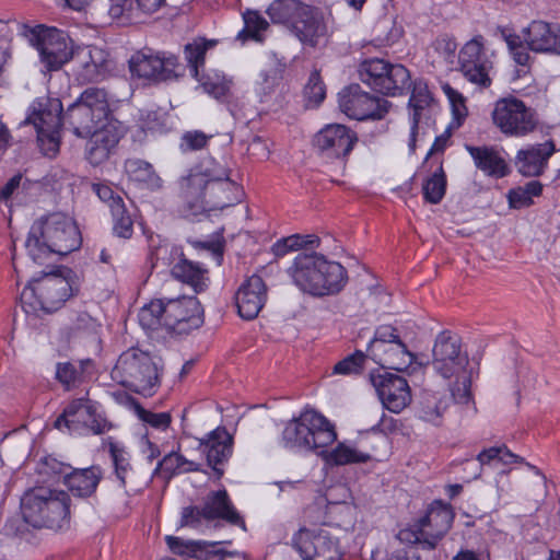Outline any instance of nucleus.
Instances as JSON below:
<instances>
[{
	"mask_svg": "<svg viewBox=\"0 0 560 560\" xmlns=\"http://www.w3.org/2000/svg\"><path fill=\"white\" fill-rule=\"evenodd\" d=\"M184 198L182 215L190 221L213 210H223L242 201V186L232 178V170L213 158L202 160L180 179Z\"/></svg>",
	"mask_w": 560,
	"mask_h": 560,
	"instance_id": "nucleus-1",
	"label": "nucleus"
},
{
	"mask_svg": "<svg viewBox=\"0 0 560 560\" xmlns=\"http://www.w3.org/2000/svg\"><path fill=\"white\" fill-rule=\"evenodd\" d=\"M81 244L75 222L63 213L55 212L32 224L25 248L35 264L45 265L50 256H67L79 249Z\"/></svg>",
	"mask_w": 560,
	"mask_h": 560,
	"instance_id": "nucleus-2",
	"label": "nucleus"
},
{
	"mask_svg": "<svg viewBox=\"0 0 560 560\" xmlns=\"http://www.w3.org/2000/svg\"><path fill=\"white\" fill-rule=\"evenodd\" d=\"M138 316L143 329L164 327L177 336L189 335L205 323V311L196 296L152 300L140 310Z\"/></svg>",
	"mask_w": 560,
	"mask_h": 560,
	"instance_id": "nucleus-3",
	"label": "nucleus"
},
{
	"mask_svg": "<svg viewBox=\"0 0 560 560\" xmlns=\"http://www.w3.org/2000/svg\"><path fill=\"white\" fill-rule=\"evenodd\" d=\"M70 494L61 489L35 487L21 499L25 523L34 528L60 532L70 527Z\"/></svg>",
	"mask_w": 560,
	"mask_h": 560,
	"instance_id": "nucleus-4",
	"label": "nucleus"
},
{
	"mask_svg": "<svg viewBox=\"0 0 560 560\" xmlns=\"http://www.w3.org/2000/svg\"><path fill=\"white\" fill-rule=\"evenodd\" d=\"M497 33L506 43L513 61L518 66H530L533 58L529 51L560 55V28L545 21H532L521 35L509 26H498Z\"/></svg>",
	"mask_w": 560,
	"mask_h": 560,
	"instance_id": "nucleus-5",
	"label": "nucleus"
},
{
	"mask_svg": "<svg viewBox=\"0 0 560 560\" xmlns=\"http://www.w3.org/2000/svg\"><path fill=\"white\" fill-rule=\"evenodd\" d=\"M69 129L80 138L115 128L116 120L105 89L86 88L63 114Z\"/></svg>",
	"mask_w": 560,
	"mask_h": 560,
	"instance_id": "nucleus-6",
	"label": "nucleus"
},
{
	"mask_svg": "<svg viewBox=\"0 0 560 560\" xmlns=\"http://www.w3.org/2000/svg\"><path fill=\"white\" fill-rule=\"evenodd\" d=\"M112 377L124 387L143 396L154 395L161 385L158 363L150 352L138 347H130L118 357Z\"/></svg>",
	"mask_w": 560,
	"mask_h": 560,
	"instance_id": "nucleus-7",
	"label": "nucleus"
},
{
	"mask_svg": "<svg viewBox=\"0 0 560 560\" xmlns=\"http://www.w3.org/2000/svg\"><path fill=\"white\" fill-rule=\"evenodd\" d=\"M368 353L383 370L401 372L416 361V355L408 350L399 329L388 324L375 328L368 345Z\"/></svg>",
	"mask_w": 560,
	"mask_h": 560,
	"instance_id": "nucleus-8",
	"label": "nucleus"
},
{
	"mask_svg": "<svg viewBox=\"0 0 560 560\" xmlns=\"http://www.w3.org/2000/svg\"><path fill=\"white\" fill-rule=\"evenodd\" d=\"M26 36L38 50L40 62L49 72L60 70L74 57L73 40L62 30L40 24L31 28Z\"/></svg>",
	"mask_w": 560,
	"mask_h": 560,
	"instance_id": "nucleus-9",
	"label": "nucleus"
},
{
	"mask_svg": "<svg viewBox=\"0 0 560 560\" xmlns=\"http://www.w3.org/2000/svg\"><path fill=\"white\" fill-rule=\"evenodd\" d=\"M80 289V276L66 266L43 270L42 276L37 278L42 308L46 313L58 311L71 296L79 294Z\"/></svg>",
	"mask_w": 560,
	"mask_h": 560,
	"instance_id": "nucleus-10",
	"label": "nucleus"
},
{
	"mask_svg": "<svg viewBox=\"0 0 560 560\" xmlns=\"http://www.w3.org/2000/svg\"><path fill=\"white\" fill-rule=\"evenodd\" d=\"M491 116L494 126L506 137L527 136L538 125L535 109L516 97L498 100Z\"/></svg>",
	"mask_w": 560,
	"mask_h": 560,
	"instance_id": "nucleus-11",
	"label": "nucleus"
},
{
	"mask_svg": "<svg viewBox=\"0 0 560 560\" xmlns=\"http://www.w3.org/2000/svg\"><path fill=\"white\" fill-rule=\"evenodd\" d=\"M459 71L464 78L482 89L491 85L489 75L493 62L486 51V39L482 35H476L464 44L458 52Z\"/></svg>",
	"mask_w": 560,
	"mask_h": 560,
	"instance_id": "nucleus-12",
	"label": "nucleus"
},
{
	"mask_svg": "<svg viewBox=\"0 0 560 560\" xmlns=\"http://www.w3.org/2000/svg\"><path fill=\"white\" fill-rule=\"evenodd\" d=\"M388 106V101L371 95L357 83L339 92V108L352 119H382L387 114Z\"/></svg>",
	"mask_w": 560,
	"mask_h": 560,
	"instance_id": "nucleus-13",
	"label": "nucleus"
},
{
	"mask_svg": "<svg viewBox=\"0 0 560 560\" xmlns=\"http://www.w3.org/2000/svg\"><path fill=\"white\" fill-rule=\"evenodd\" d=\"M292 547L302 560H340L339 540L327 529L301 528L292 537Z\"/></svg>",
	"mask_w": 560,
	"mask_h": 560,
	"instance_id": "nucleus-14",
	"label": "nucleus"
},
{
	"mask_svg": "<svg viewBox=\"0 0 560 560\" xmlns=\"http://www.w3.org/2000/svg\"><path fill=\"white\" fill-rule=\"evenodd\" d=\"M432 354V365L444 378L457 375L468 364V355L462 351L460 337L450 330H443L436 336Z\"/></svg>",
	"mask_w": 560,
	"mask_h": 560,
	"instance_id": "nucleus-15",
	"label": "nucleus"
},
{
	"mask_svg": "<svg viewBox=\"0 0 560 560\" xmlns=\"http://www.w3.org/2000/svg\"><path fill=\"white\" fill-rule=\"evenodd\" d=\"M62 104L58 98L47 100L45 104L38 103L33 106V112L27 116L25 122L33 124L39 142L49 143L48 151L55 155L59 150V131L65 122Z\"/></svg>",
	"mask_w": 560,
	"mask_h": 560,
	"instance_id": "nucleus-16",
	"label": "nucleus"
},
{
	"mask_svg": "<svg viewBox=\"0 0 560 560\" xmlns=\"http://www.w3.org/2000/svg\"><path fill=\"white\" fill-rule=\"evenodd\" d=\"M132 77L153 82H162L178 78V58L175 55L152 54L151 51H137L128 61Z\"/></svg>",
	"mask_w": 560,
	"mask_h": 560,
	"instance_id": "nucleus-17",
	"label": "nucleus"
},
{
	"mask_svg": "<svg viewBox=\"0 0 560 560\" xmlns=\"http://www.w3.org/2000/svg\"><path fill=\"white\" fill-rule=\"evenodd\" d=\"M384 408L399 413L411 402V389L406 378L388 372L376 370L369 374Z\"/></svg>",
	"mask_w": 560,
	"mask_h": 560,
	"instance_id": "nucleus-18",
	"label": "nucleus"
},
{
	"mask_svg": "<svg viewBox=\"0 0 560 560\" xmlns=\"http://www.w3.org/2000/svg\"><path fill=\"white\" fill-rule=\"evenodd\" d=\"M359 138L354 130L341 124H329L314 138V145L326 156L347 159Z\"/></svg>",
	"mask_w": 560,
	"mask_h": 560,
	"instance_id": "nucleus-19",
	"label": "nucleus"
},
{
	"mask_svg": "<svg viewBox=\"0 0 560 560\" xmlns=\"http://www.w3.org/2000/svg\"><path fill=\"white\" fill-rule=\"evenodd\" d=\"M233 436L225 427H218L199 441V450L206 455L207 465L211 468L215 480L224 475L223 466L233 454Z\"/></svg>",
	"mask_w": 560,
	"mask_h": 560,
	"instance_id": "nucleus-20",
	"label": "nucleus"
},
{
	"mask_svg": "<svg viewBox=\"0 0 560 560\" xmlns=\"http://www.w3.org/2000/svg\"><path fill=\"white\" fill-rule=\"evenodd\" d=\"M290 31L306 47L316 48L327 36V25L320 9L304 4Z\"/></svg>",
	"mask_w": 560,
	"mask_h": 560,
	"instance_id": "nucleus-21",
	"label": "nucleus"
},
{
	"mask_svg": "<svg viewBox=\"0 0 560 560\" xmlns=\"http://www.w3.org/2000/svg\"><path fill=\"white\" fill-rule=\"evenodd\" d=\"M455 513L451 504L442 500H435L431 503L427 513L420 517V527L428 529V536L423 541L424 550H433L439 541L451 529Z\"/></svg>",
	"mask_w": 560,
	"mask_h": 560,
	"instance_id": "nucleus-22",
	"label": "nucleus"
},
{
	"mask_svg": "<svg viewBox=\"0 0 560 560\" xmlns=\"http://www.w3.org/2000/svg\"><path fill=\"white\" fill-rule=\"evenodd\" d=\"M320 254L317 253H300L291 267L288 268V273L292 278L294 284L303 292L311 295L318 296V291L324 288L319 285L318 273L320 270Z\"/></svg>",
	"mask_w": 560,
	"mask_h": 560,
	"instance_id": "nucleus-23",
	"label": "nucleus"
},
{
	"mask_svg": "<svg viewBox=\"0 0 560 560\" xmlns=\"http://www.w3.org/2000/svg\"><path fill=\"white\" fill-rule=\"evenodd\" d=\"M80 58V69L77 79L83 83L103 81L113 69L109 54L96 46H86L77 52Z\"/></svg>",
	"mask_w": 560,
	"mask_h": 560,
	"instance_id": "nucleus-24",
	"label": "nucleus"
},
{
	"mask_svg": "<svg viewBox=\"0 0 560 560\" xmlns=\"http://www.w3.org/2000/svg\"><path fill=\"white\" fill-rule=\"evenodd\" d=\"M267 299V288L260 276L253 275L238 288L235 304L238 315L247 320L257 317Z\"/></svg>",
	"mask_w": 560,
	"mask_h": 560,
	"instance_id": "nucleus-25",
	"label": "nucleus"
},
{
	"mask_svg": "<svg viewBox=\"0 0 560 560\" xmlns=\"http://www.w3.org/2000/svg\"><path fill=\"white\" fill-rule=\"evenodd\" d=\"M304 420L306 421L305 434L310 440V453L325 451L327 446L337 441L335 424L323 413L314 408H304Z\"/></svg>",
	"mask_w": 560,
	"mask_h": 560,
	"instance_id": "nucleus-26",
	"label": "nucleus"
},
{
	"mask_svg": "<svg viewBox=\"0 0 560 560\" xmlns=\"http://www.w3.org/2000/svg\"><path fill=\"white\" fill-rule=\"evenodd\" d=\"M553 141L527 145L517 151L515 166L526 177H538L544 174L550 156L555 153Z\"/></svg>",
	"mask_w": 560,
	"mask_h": 560,
	"instance_id": "nucleus-27",
	"label": "nucleus"
},
{
	"mask_svg": "<svg viewBox=\"0 0 560 560\" xmlns=\"http://www.w3.org/2000/svg\"><path fill=\"white\" fill-rule=\"evenodd\" d=\"M465 149L474 160L475 166L487 176L503 178L510 174L509 164L497 147L466 144Z\"/></svg>",
	"mask_w": 560,
	"mask_h": 560,
	"instance_id": "nucleus-28",
	"label": "nucleus"
},
{
	"mask_svg": "<svg viewBox=\"0 0 560 560\" xmlns=\"http://www.w3.org/2000/svg\"><path fill=\"white\" fill-rule=\"evenodd\" d=\"M207 522L223 520L232 525H238L246 530V524L233 506L225 489L210 492L203 504Z\"/></svg>",
	"mask_w": 560,
	"mask_h": 560,
	"instance_id": "nucleus-29",
	"label": "nucleus"
},
{
	"mask_svg": "<svg viewBox=\"0 0 560 560\" xmlns=\"http://www.w3.org/2000/svg\"><path fill=\"white\" fill-rule=\"evenodd\" d=\"M103 478L102 468L100 466H91L88 468L74 469L66 475L65 485L77 497L89 498L95 491Z\"/></svg>",
	"mask_w": 560,
	"mask_h": 560,
	"instance_id": "nucleus-30",
	"label": "nucleus"
},
{
	"mask_svg": "<svg viewBox=\"0 0 560 560\" xmlns=\"http://www.w3.org/2000/svg\"><path fill=\"white\" fill-rule=\"evenodd\" d=\"M320 270L318 273L319 285L324 288L318 291V296L332 295L339 293L348 282V272L346 268L332 260H328L324 255H320Z\"/></svg>",
	"mask_w": 560,
	"mask_h": 560,
	"instance_id": "nucleus-31",
	"label": "nucleus"
},
{
	"mask_svg": "<svg viewBox=\"0 0 560 560\" xmlns=\"http://www.w3.org/2000/svg\"><path fill=\"white\" fill-rule=\"evenodd\" d=\"M305 425L303 409L299 416L285 422L279 440L280 445L294 453H310V440L305 434Z\"/></svg>",
	"mask_w": 560,
	"mask_h": 560,
	"instance_id": "nucleus-32",
	"label": "nucleus"
},
{
	"mask_svg": "<svg viewBox=\"0 0 560 560\" xmlns=\"http://www.w3.org/2000/svg\"><path fill=\"white\" fill-rule=\"evenodd\" d=\"M88 138L90 140L86 148V159L94 166L105 162L119 141L116 127L95 132Z\"/></svg>",
	"mask_w": 560,
	"mask_h": 560,
	"instance_id": "nucleus-33",
	"label": "nucleus"
},
{
	"mask_svg": "<svg viewBox=\"0 0 560 560\" xmlns=\"http://www.w3.org/2000/svg\"><path fill=\"white\" fill-rule=\"evenodd\" d=\"M208 270L200 264L194 262L184 256L172 268V276L185 284L190 285L196 293H200L208 287Z\"/></svg>",
	"mask_w": 560,
	"mask_h": 560,
	"instance_id": "nucleus-34",
	"label": "nucleus"
},
{
	"mask_svg": "<svg viewBox=\"0 0 560 560\" xmlns=\"http://www.w3.org/2000/svg\"><path fill=\"white\" fill-rule=\"evenodd\" d=\"M410 88L411 75L409 70L402 65L390 63L383 79L378 81L375 91L383 95L395 96L402 94Z\"/></svg>",
	"mask_w": 560,
	"mask_h": 560,
	"instance_id": "nucleus-35",
	"label": "nucleus"
},
{
	"mask_svg": "<svg viewBox=\"0 0 560 560\" xmlns=\"http://www.w3.org/2000/svg\"><path fill=\"white\" fill-rule=\"evenodd\" d=\"M125 172L129 179L149 189L161 187V178L152 164L141 159H128L125 162Z\"/></svg>",
	"mask_w": 560,
	"mask_h": 560,
	"instance_id": "nucleus-36",
	"label": "nucleus"
},
{
	"mask_svg": "<svg viewBox=\"0 0 560 560\" xmlns=\"http://www.w3.org/2000/svg\"><path fill=\"white\" fill-rule=\"evenodd\" d=\"M244 27L237 33L235 39L245 44L249 40L262 43L264 33L269 28L268 21L257 10L247 9L243 14Z\"/></svg>",
	"mask_w": 560,
	"mask_h": 560,
	"instance_id": "nucleus-37",
	"label": "nucleus"
},
{
	"mask_svg": "<svg viewBox=\"0 0 560 560\" xmlns=\"http://www.w3.org/2000/svg\"><path fill=\"white\" fill-rule=\"evenodd\" d=\"M318 455H320L324 460L331 466L363 464L372 459V456L369 453L360 452L345 443H338L330 452L326 450L319 451Z\"/></svg>",
	"mask_w": 560,
	"mask_h": 560,
	"instance_id": "nucleus-38",
	"label": "nucleus"
},
{
	"mask_svg": "<svg viewBox=\"0 0 560 560\" xmlns=\"http://www.w3.org/2000/svg\"><path fill=\"white\" fill-rule=\"evenodd\" d=\"M304 4L301 0H273L266 13L273 24H284L290 28Z\"/></svg>",
	"mask_w": 560,
	"mask_h": 560,
	"instance_id": "nucleus-39",
	"label": "nucleus"
},
{
	"mask_svg": "<svg viewBox=\"0 0 560 560\" xmlns=\"http://www.w3.org/2000/svg\"><path fill=\"white\" fill-rule=\"evenodd\" d=\"M215 45L217 40L202 38L185 46L184 55L192 78H198V74L203 71L206 52Z\"/></svg>",
	"mask_w": 560,
	"mask_h": 560,
	"instance_id": "nucleus-40",
	"label": "nucleus"
},
{
	"mask_svg": "<svg viewBox=\"0 0 560 560\" xmlns=\"http://www.w3.org/2000/svg\"><path fill=\"white\" fill-rule=\"evenodd\" d=\"M446 186V174L441 163L439 168L428 176L422 183L423 200L431 205L440 203L445 196Z\"/></svg>",
	"mask_w": 560,
	"mask_h": 560,
	"instance_id": "nucleus-41",
	"label": "nucleus"
},
{
	"mask_svg": "<svg viewBox=\"0 0 560 560\" xmlns=\"http://www.w3.org/2000/svg\"><path fill=\"white\" fill-rule=\"evenodd\" d=\"M477 460L479 463V471L475 474L474 478H477L481 474V468L483 465H491L494 462L502 463L503 465H510L513 463H524V458L511 452L506 445L492 446L489 448L482 450L477 455Z\"/></svg>",
	"mask_w": 560,
	"mask_h": 560,
	"instance_id": "nucleus-42",
	"label": "nucleus"
},
{
	"mask_svg": "<svg viewBox=\"0 0 560 560\" xmlns=\"http://www.w3.org/2000/svg\"><path fill=\"white\" fill-rule=\"evenodd\" d=\"M104 445H107L108 447L117 478L119 479L120 483L125 486L126 474L131 469L128 452L122 445L115 442L110 436L104 441Z\"/></svg>",
	"mask_w": 560,
	"mask_h": 560,
	"instance_id": "nucleus-43",
	"label": "nucleus"
},
{
	"mask_svg": "<svg viewBox=\"0 0 560 560\" xmlns=\"http://www.w3.org/2000/svg\"><path fill=\"white\" fill-rule=\"evenodd\" d=\"M202 86L203 91L217 100L225 98L231 89V81L218 73H206L201 71L198 78H195Z\"/></svg>",
	"mask_w": 560,
	"mask_h": 560,
	"instance_id": "nucleus-44",
	"label": "nucleus"
},
{
	"mask_svg": "<svg viewBox=\"0 0 560 560\" xmlns=\"http://www.w3.org/2000/svg\"><path fill=\"white\" fill-rule=\"evenodd\" d=\"M92 365V360H82L79 364L71 362L58 363L56 368L57 380L68 389L81 381L84 371Z\"/></svg>",
	"mask_w": 560,
	"mask_h": 560,
	"instance_id": "nucleus-45",
	"label": "nucleus"
},
{
	"mask_svg": "<svg viewBox=\"0 0 560 560\" xmlns=\"http://www.w3.org/2000/svg\"><path fill=\"white\" fill-rule=\"evenodd\" d=\"M304 100L307 108L319 106L326 97V85L318 70H313L303 89Z\"/></svg>",
	"mask_w": 560,
	"mask_h": 560,
	"instance_id": "nucleus-46",
	"label": "nucleus"
},
{
	"mask_svg": "<svg viewBox=\"0 0 560 560\" xmlns=\"http://www.w3.org/2000/svg\"><path fill=\"white\" fill-rule=\"evenodd\" d=\"M130 404L133 407V410L137 417L145 424L158 429V430H166L171 422L172 417L170 412H153L143 408L140 402L133 397H129Z\"/></svg>",
	"mask_w": 560,
	"mask_h": 560,
	"instance_id": "nucleus-47",
	"label": "nucleus"
},
{
	"mask_svg": "<svg viewBox=\"0 0 560 560\" xmlns=\"http://www.w3.org/2000/svg\"><path fill=\"white\" fill-rule=\"evenodd\" d=\"M389 66L390 63L383 59L365 60L360 67V79L375 91Z\"/></svg>",
	"mask_w": 560,
	"mask_h": 560,
	"instance_id": "nucleus-48",
	"label": "nucleus"
},
{
	"mask_svg": "<svg viewBox=\"0 0 560 560\" xmlns=\"http://www.w3.org/2000/svg\"><path fill=\"white\" fill-rule=\"evenodd\" d=\"M113 217L114 235L128 240L133 234V220L127 210L126 205H117L110 211Z\"/></svg>",
	"mask_w": 560,
	"mask_h": 560,
	"instance_id": "nucleus-49",
	"label": "nucleus"
},
{
	"mask_svg": "<svg viewBox=\"0 0 560 560\" xmlns=\"http://www.w3.org/2000/svg\"><path fill=\"white\" fill-rule=\"evenodd\" d=\"M412 91L408 102L409 107L412 108V118L421 119V114L433 101L429 91L428 84L421 80L411 82Z\"/></svg>",
	"mask_w": 560,
	"mask_h": 560,
	"instance_id": "nucleus-50",
	"label": "nucleus"
},
{
	"mask_svg": "<svg viewBox=\"0 0 560 560\" xmlns=\"http://www.w3.org/2000/svg\"><path fill=\"white\" fill-rule=\"evenodd\" d=\"M446 405L434 395H427L420 401L418 417L427 422L440 424Z\"/></svg>",
	"mask_w": 560,
	"mask_h": 560,
	"instance_id": "nucleus-51",
	"label": "nucleus"
},
{
	"mask_svg": "<svg viewBox=\"0 0 560 560\" xmlns=\"http://www.w3.org/2000/svg\"><path fill=\"white\" fill-rule=\"evenodd\" d=\"M369 353L357 350L337 362L332 369L334 374L359 375L363 372Z\"/></svg>",
	"mask_w": 560,
	"mask_h": 560,
	"instance_id": "nucleus-52",
	"label": "nucleus"
},
{
	"mask_svg": "<svg viewBox=\"0 0 560 560\" xmlns=\"http://www.w3.org/2000/svg\"><path fill=\"white\" fill-rule=\"evenodd\" d=\"M67 410L72 409L70 418L71 424H73L75 432L81 428V425H86L90 416H93L94 412V401L89 398H77L71 400L67 406Z\"/></svg>",
	"mask_w": 560,
	"mask_h": 560,
	"instance_id": "nucleus-53",
	"label": "nucleus"
},
{
	"mask_svg": "<svg viewBox=\"0 0 560 560\" xmlns=\"http://www.w3.org/2000/svg\"><path fill=\"white\" fill-rule=\"evenodd\" d=\"M188 243L196 249L207 250L217 260L218 265L222 264L225 241L222 233H215L211 238L206 241L188 240Z\"/></svg>",
	"mask_w": 560,
	"mask_h": 560,
	"instance_id": "nucleus-54",
	"label": "nucleus"
},
{
	"mask_svg": "<svg viewBox=\"0 0 560 560\" xmlns=\"http://www.w3.org/2000/svg\"><path fill=\"white\" fill-rule=\"evenodd\" d=\"M20 303L25 313H36L42 310L39 291L37 290V278L30 280L28 284L20 294Z\"/></svg>",
	"mask_w": 560,
	"mask_h": 560,
	"instance_id": "nucleus-55",
	"label": "nucleus"
},
{
	"mask_svg": "<svg viewBox=\"0 0 560 560\" xmlns=\"http://www.w3.org/2000/svg\"><path fill=\"white\" fill-rule=\"evenodd\" d=\"M183 460L182 454L171 452L159 462L155 472L159 471L163 478L170 480L174 476L183 474Z\"/></svg>",
	"mask_w": 560,
	"mask_h": 560,
	"instance_id": "nucleus-56",
	"label": "nucleus"
},
{
	"mask_svg": "<svg viewBox=\"0 0 560 560\" xmlns=\"http://www.w3.org/2000/svg\"><path fill=\"white\" fill-rule=\"evenodd\" d=\"M207 522V515L203 508L198 505L184 506L180 512V518L178 522V528L189 527L198 529Z\"/></svg>",
	"mask_w": 560,
	"mask_h": 560,
	"instance_id": "nucleus-57",
	"label": "nucleus"
},
{
	"mask_svg": "<svg viewBox=\"0 0 560 560\" xmlns=\"http://www.w3.org/2000/svg\"><path fill=\"white\" fill-rule=\"evenodd\" d=\"M211 135H206L200 130L186 131L180 138L179 148L182 152L198 151L207 147Z\"/></svg>",
	"mask_w": 560,
	"mask_h": 560,
	"instance_id": "nucleus-58",
	"label": "nucleus"
},
{
	"mask_svg": "<svg viewBox=\"0 0 560 560\" xmlns=\"http://www.w3.org/2000/svg\"><path fill=\"white\" fill-rule=\"evenodd\" d=\"M72 467L69 464L58 460L56 457L48 455L40 460V474L50 477H62L66 482V475L70 474Z\"/></svg>",
	"mask_w": 560,
	"mask_h": 560,
	"instance_id": "nucleus-59",
	"label": "nucleus"
},
{
	"mask_svg": "<svg viewBox=\"0 0 560 560\" xmlns=\"http://www.w3.org/2000/svg\"><path fill=\"white\" fill-rule=\"evenodd\" d=\"M32 185L33 182L28 178H24L21 173H18L0 189V200L8 201L15 192L19 191V189L27 191Z\"/></svg>",
	"mask_w": 560,
	"mask_h": 560,
	"instance_id": "nucleus-60",
	"label": "nucleus"
},
{
	"mask_svg": "<svg viewBox=\"0 0 560 560\" xmlns=\"http://www.w3.org/2000/svg\"><path fill=\"white\" fill-rule=\"evenodd\" d=\"M428 536V529L420 527V520H418L412 526L399 530L397 538L404 544L420 545L423 549V541Z\"/></svg>",
	"mask_w": 560,
	"mask_h": 560,
	"instance_id": "nucleus-61",
	"label": "nucleus"
},
{
	"mask_svg": "<svg viewBox=\"0 0 560 560\" xmlns=\"http://www.w3.org/2000/svg\"><path fill=\"white\" fill-rule=\"evenodd\" d=\"M92 190L96 194V196L105 202L110 211L113 210V207L117 205H124L125 201L122 197L115 192L112 186L105 183H93L92 184Z\"/></svg>",
	"mask_w": 560,
	"mask_h": 560,
	"instance_id": "nucleus-62",
	"label": "nucleus"
},
{
	"mask_svg": "<svg viewBox=\"0 0 560 560\" xmlns=\"http://www.w3.org/2000/svg\"><path fill=\"white\" fill-rule=\"evenodd\" d=\"M132 5L133 0H112L108 14L113 20L118 22H129L131 20Z\"/></svg>",
	"mask_w": 560,
	"mask_h": 560,
	"instance_id": "nucleus-63",
	"label": "nucleus"
},
{
	"mask_svg": "<svg viewBox=\"0 0 560 560\" xmlns=\"http://www.w3.org/2000/svg\"><path fill=\"white\" fill-rule=\"evenodd\" d=\"M260 78H261V82L259 84H260V95L261 96L270 95L275 91V88L279 84V82L281 80L280 72L275 68L261 71Z\"/></svg>",
	"mask_w": 560,
	"mask_h": 560,
	"instance_id": "nucleus-64",
	"label": "nucleus"
}]
</instances>
